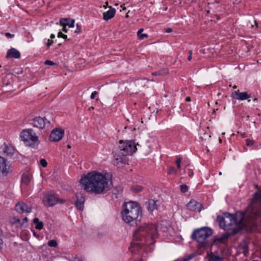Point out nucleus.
I'll use <instances>...</instances> for the list:
<instances>
[{"label": "nucleus", "instance_id": "obj_51", "mask_svg": "<svg viewBox=\"0 0 261 261\" xmlns=\"http://www.w3.org/2000/svg\"><path fill=\"white\" fill-rule=\"evenodd\" d=\"M64 39H65V40H69V39L67 38V35H64V36H63V37H62Z\"/></svg>", "mask_w": 261, "mask_h": 261}, {"label": "nucleus", "instance_id": "obj_6", "mask_svg": "<svg viewBox=\"0 0 261 261\" xmlns=\"http://www.w3.org/2000/svg\"><path fill=\"white\" fill-rule=\"evenodd\" d=\"M20 138L26 146L32 148H37L40 143L38 136L31 128L22 130L20 134Z\"/></svg>", "mask_w": 261, "mask_h": 261}, {"label": "nucleus", "instance_id": "obj_11", "mask_svg": "<svg viewBox=\"0 0 261 261\" xmlns=\"http://www.w3.org/2000/svg\"><path fill=\"white\" fill-rule=\"evenodd\" d=\"M64 134V130L62 128L54 129L49 136V140L53 142H58L62 139Z\"/></svg>", "mask_w": 261, "mask_h": 261}, {"label": "nucleus", "instance_id": "obj_32", "mask_svg": "<svg viewBox=\"0 0 261 261\" xmlns=\"http://www.w3.org/2000/svg\"><path fill=\"white\" fill-rule=\"evenodd\" d=\"M188 187L186 185H181L180 186V190L182 193H186L188 191Z\"/></svg>", "mask_w": 261, "mask_h": 261}, {"label": "nucleus", "instance_id": "obj_45", "mask_svg": "<svg viewBox=\"0 0 261 261\" xmlns=\"http://www.w3.org/2000/svg\"><path fill=\"white\" fill-rule=\"evenodd\" d=\"M73 261H84V260L79 257H75Z\"/></svg>", "mask_w": 261, "mask_h": 261}, {"label": "nucleus", "instance_id": "obj_19", "mask_svg": "<svg viewBox=\"0 0 261 261\" xmlns=\"http://www.w3.org/2000/svg\"><path fill=\"white\" fill-rule=\"evenodd\" d=\"M110 9L103 13V18L105 20H108L112 18L116 13V10L112 7H109Z\"/></svg>", "mask_w": 261, "mask_h": 261}, {"label": "nucleus", "instance_id": "obj_38", "mask_svg": "<svg viewBox=\"0 0 261 261\" xmlns=\"http://www.w3.org/2000/svg\"><path fill=\"white\" fill-rule=\"evenodd\" d=\"M176 172L175 169L173 167H170L168 169V173L170 174Z\"/></svg>", "mask_w": 261, "mask_h": 261}, {"label": "nucleus", "instance_id": "obj_28", "mask_svg": "<svg viewBox=\"0 0 261 261\" xmlns=\"http://www.w3.org/2000/svg\"><path fill=\"white\" fill-rule=\"evenodd\" d=\"M196 254L193 253L187 256H184L182 259H179V261H189V260L194 258Z\"/></svg>", "mask_w": 261, "mask_h": 261}, {"label": "nucleus", "instance_id": "obj_44", "mask_svg": "<svg viewBox=\"0 0 261 261\" xmlns=\"http://www.w3.org/2000/svg\"><path fill=\"white\" fill-rule=\"evenodd\" d=\"M97 94V92L95 91L94 92H93L91 94V96H90V98L91 99H94L95 97V95Z\"/></svg>", "mask_w": 261, "mask_h": 261}, {"label": "nucleus", "instance_id": "obj_54", "mask_svg": "<svg viewBox=\"0 0 261 261\" xmlns=\"http://www.w3.org/2000/svg\"><path fill=\"white\" fill-rule=\"evenodd\" d=\"M186 101H191V98L190 97H187L186 98Z\"/></svg>", "mask_w": 261, "mask_h": 261}, {"label": "nucleus", "instance_id": "obj_48", "mask_svg": "<svg viewBox=\"0 0 261 261\" xmlns=\"http://www.w3.org/2000/svg\"><path fill=\"white\" fill-rule=\"evenodd\" d=\"M22 223L21 222V224L20 225H22L23 224V223H24V222H27L28 221V218L27 217H25V218H24L22 220Z\"/></svg>", "mask_w": 261, "mask_h": 261}, {"label": "nucleus", "instance_id": "obj_37", "mask_svg": "<svg viewBox=\"0 0 261 261\" xmlns=\"http://www.w3.org/2000/svg\"><path fill=\"white\" fill-rule=\"evenodd\" d=\"M44 64L45 65H50V66L55 65L56 64L55 63L53 62V61H51L50 60H46L44 62Z\"/></svg>", "mask_w": 261, "mask_h": 261}, {"label": "nucleus", "instance_id": "obj_21", "mask_svg": "<svg viewBox=\"0 0 261 261\" xmlns=\"http://www.w3.org/2000/svg\"><path fill=\"white\" fill-rule=\"evenodd\" d=\"M217 220L219 223L220 227L224 229H228V225L227 222L228 221L226 220V217L223 216H218Z\"/></svg>", "mask_w": 261, "mask_h": 261}, {"label": "nucleus", "instance_id": "obj_35", "mask_svg": "<svg viewBox=\"0 0 261 261\" xmlns=\"http://www.w3.org/2000/svg\"><path fill=\"white\" fill-rule=\"evenodd\" d=\"M213 260L215 261H222L223 258L218 255H214L213 257Z\"/></svg>", "mask_w": 261, "mask_h": 261}, {"label": "nucleus", "instance_id": "obj_30", "mask_svg": "<svg viewBox=\"0 0 261 261\" xmlns=\"http://www.w3.org/2000/svg\"><path fill=\"white\" fill-rule=\"evenodd\" d=\"M48 245L49 247H56L58 244L57 242L54 240H51L48 242Z\"/></svg>", "mask_w": 261, "mask_h": 261}, {"label": "nucleus", "instance_id": "obj_26", "mask_svg": "<svg viewBox=\"0 0 261 261\" xmlns=\"http://www.w3.org/2000/svg\"><path fill=\"white\" fill-rule=\"evenodd\" d=\"M14 149L12 146H6L4 150V153L7 155H12L13 154Z\"/></svg>", "mask_w": 261, "mask_h": 261}, {"label": "nucleus", "instance_id": "obj_17", "mask_svg": "<svg viewBox=\"0 0 261 261\" xmlns=\"http://www.w3.org/2000/svg\"><path fill=\"white\" fill-rule=\"evenodd\" d=\"M20 57V54L18 50L14 48H11L7 51V58L19 59Z\"/></svg>", "mask_w": 261, "mask_h": 261}, {"label": "nucleus", "instance_id": "obj_20", "mask_svg": "<svg viewBox=\"0 0 261 261\" xmlns=\"http://www.w3.org/2000/svg\"><path fill=\"white\" fill-rule=\"evenodd\" d=\"M31 179L32 175L30 173L26 172L23 173L21 178L22 186H28L31 181Z\"/></svg>", "mask_w": 261, "mask_h": 261}, {"label": "nucleus", "instance_id": "obj_2", "mask_svg": "<svg viewBox=\"0 0 261 261\" xmlns=\"http://www.w3.org/2000/svg\"><path fill=\"white\" fill-rule=\"evenodd\" d=\"M226 215L228 216L227 218H230L231 220L229 224H234V225L238 226V230L237 231L233 230L234 232H237V231L249 224L250 222L251 223L258 217H261V208L257 210L252 208L249 215H247L244 212L239 211L236 213L235 216L231 214H226Z\"/></svg>", "mask_w": 261, "mask_h": 261}, {"label": "nucleus", "instance_id": "obj_56", "mask_svg": "<svg viewBox=\"0 0 261 261\" xmlns=\"http://www.w3.org/2000/svg\"><path fill=\"white\" fill-rule=\"evenodd\" d=\"M94 109V108L91 107H90L88 110L89 111H91L92 110H93Z\"/></svg>", "mask_w": 261, "mask_h": 261}, {"label": "nucleus", "instance_id": "obj_9", "mask_svg": "<svg viewBox=\"0 0 261 261\" xmlns=\"http://www.w3.org/2000/svg\"><path fill=\"white\" fill-rule=\"evenodd\" d=\"M12 171V167L7 160L0 156V176H7Z\"/></svg>", "mask_w": 261, "mask_h": 261}, {"label": "nucleus", "instance_id": "obj_29", "mask_svg": "<svg viewBox=\"0 0 261 261\" xmlns=\"http://www.w3.org/2000/svg\"><path fill=\"white\" fill-rule=\"evenodd\" d=\"M143 187L140 185H135L132 187V191L136 193L140 192L143 190Z\"/></svg>", "mask_w": 261, "mask_h": 261}, {"label": "nucleus", "instance_id": "obj_12", "mask_svg": "<svg viewBox=\"0 0 261 261\" xmlns=\"http://www.w3.org/2000/svg\"><path fill=\"white\" fill-rule=\"evenodd\" d=\"M32 207L30 204H27L23 202H19L15 205L16 211L19 213H30L31 212Z\"/></svg>", "mask_w": 261, "mask_h": 261}, {"label": "nucleus", "instance_id": "obj_61", "mask_svg": "<svg viewBox=\"0 0 261 261\" xmlns=\"http://www.w3.org/2000/svg\"><path fill=\"white\" fill-rule=\"evenodd\" d=\"M67 147H68V148H70L71 147L69 145H68Z\"/></svg>", "mask_w": 261, "mask_h": 261}, {"label": "nucleus", "instance_id": "obj_43", "mask_svg": "<svg viewBox=\"0 0 261 261\" xmlns=\"http://www.w3.org/2000/svg\"><path fill=\"white\" fill-rule=\"evenodd\" d=\"M5 36L8 37V38H13L14 36V34H11V33H5Z\"/></svg>", "mask_w": 261, "mask_h": 261}, {"label": "nucleus", "instance_id": "obj_57", "mask_svg": "<svg viewBox=\"0 0 261 261\" xmlns=\"http://www.w3.org/2000/svg\"><path fill=\"white\" fill-rule=\"evenodd\" d=\"M121 7L122 8L123 10H125L126 9L125 7H124L123 6L121 5Z\"/></svg>", "mask_w": 261, "mask_h": 261}, {"label": "nucleus", "instance_id": "obj_1", "mask_svg": "<svg viewBox=\"0 0 261 261\" xmlns=\"http://www.w3.org/2000/svg\"><path fill=\"white\" fill-rule=\"evenodd\" d=\"M112 174L111 173H101L93 171L82 177L80 182L87 192L95 194H103L113 187Z\"/></svg>", "mask_w": 261, "mask_h": 261}, {"label": "nucleus", "instance_id": "obj_39", "mask_svg": "<svg viewBox=\"0 0 261 261\" xmlns=\"http://www.w3.org/2000/svg\"><path fill=\"white\" fill-rule=\"evenodd\" d=\"M181 158H178L176 161V164L177 168L179 169L180 168V163H181Z\"/></svg>", "mask_w": 261, "mask_h": 261}, {"label": "nucleus", "instance_id": "obj_27", "mask_svg": "<svg viewBox=\"0 0 261 261\" xmlns=\"http://www.w3.org/2000/svg\"><path fill=\"white\" fill-rule=\"evenodd\" d=\"M143 31V29H140L138 30L137 32V35L138 37V38L140 40H142L144 39L145 38L148 37V35L147 34H142V32Z\"/></svg>", "mask_w": 261, "mask_h": 261}, {"label": "nucleus", "instance_id": "obj_14", "mask_svg": "<svg viewBox=\"0 0 261 261\" xmlns=\"http://www.w3.org/2000/svg\"><path fill=\"white\" fill-rule=\"evenodd\" d=\"M231 97L238 100H244L250 98L251 95L247 92H240L239 90H238L232 93Z\"/></svg>", "mask_w": 261, "mask_h": 261}, {"label": "nucleus", "instance_id": "obj_18", "mask_svg": "<svg viewBox=\"0 0 261 261\" xmlns=\"http://www.w3.org/2000/svg\"><path fill=\"white\" fill-rule=\"evenodd\" d=\"M74 20L70 18H61L60 20V24L61 26H68L69 28H73L74 26Z\"/></svg>", "mask_w": 261, "mask_h": 261}, {"label": "nucleus", "instance_id": "obj_7", "mask_svg": "<svg viewBox=\"0 0 261 261\" xmlns=\"http://www.w3.org/2000/svg\"><path fill=\"white\" fill-rule=\"evenodd\" d=\"M119 148L120 153L124 156L132 155L137 149L136 144L133 140L125 141L120 140Z\"/></svg>", "mask_w": 261, "mask_h": 261}, {"label": "nucleus", "instance_id": "obj_13", "mask_svg": "<svg viewBox=\"0 0 261 261\" xmlns=\"http://www.w3.org/2000/svg\"><path fill=\"white\" fill-rule=\"evenodd\" d=\"M188 208L195 212H200L202 208V204L195 200H191L187 205Z\"/></svg>", "mask_w": 261, "mask_h": 261}, {"label": "nucleus", "instance_id": "obj_4", "mask_svg": "<svg viewBox=\"0 0 261 261\" xmlns=\"http://www.w3.org/2000/svg\"><path fill=\"white\" fill-rule=\"evenodd\" d=\"M158 236L156 227L153 224H144L141 225L134 233V239L144 242L146 244H152Z\"/></svg>", "mask_w": 261, "mask_h": 261}, {"label": "nucleus", "instance_id": "obj_10", "mask_svg": "<svg viewBox=\"0 0 261 261\" xmlns=\"http://www.w3.org/2000/svg\"><path fill=\"white\" fill-rule=\"evenodd\" d=\"M50 121L47 120L45 117H36L32 120V125L34 127L39 129H43L48 127Z\"/></svg>", "mask_w": 261, "mask_h": 261}, {"label": "nucleus", "instance_id": "obj_40", "mask_svg": "<svg viewBox=\"0 0 261 261\" xmlns=\"http://www.w3.org/2000/svg\"><path fill=\"white\" fill-rule=\"evenodd\" d=\"M246 145L248 146H251L253 144V141L250 139H246Z\"/></svg>", "mask_w": 261, "mask_h": 261}, {"label": "nucleus", "instance_id": "obj_22", "mask_svg": "<svg viewBox=\"0 0 261 261\" xmlns=\"http://www.w3.org/2000/svg\"><path fill=\"white\" fill-rule=\"evenodd\" d=\"M229 237V234L228 233H226L220 237H216L214 240V243L215 244H225Z\"/></svg>", "mask_w": 261, "mask_h": 261}, {"label": "nucleus", "instance_id": "obj_47", "mask_svg": "<svg viewBox=\"0 0 261 261\" xmlns=\"http://www.w3.org/2000/svg\"><path fill=\"white\" fill-rule=\"evenodd\" d=\"M62 31L65 32V33H67L68 32V30L66 28V26H64V27H63V28H62Z\"/></svg>", "mask_w": 261, "mask_h": 261}, {"label": "nucleus", "instance_id": "obj_3", "mask_svg": "<svg viewBox=\"0 0 261 261\" xmlns=\"http://www.w3.org/2000/svg\"><path fill=\"white\" fill-rule=\"evenodd\" d=\"M121 215L124 222L133 226L140 221L142 215L141 207L136 202H125L123 205Z\"/></svg>", "mask_w": 261, "mask_h": 261}, {"label": "nucleus", "instance_id": "obj_62", "mask_svg": "<svg viewBox=\"0 0 261 261\" xmlns=\"http://www.w3.org/2000/svg\"><path fill=\"white\" fill-rule=\"evenodd\" d=\"M106 4L107 5H108V2H106Z\"/></svg>", "mask_w": 261, "mask_h": 261}, {"label": "nucleus", "instance_id": "obj_36", "mask_svg": "<svg viewBox=\"0 0 261 261\" xmlns=\"http://www.w3.org/2000/svg\"><path fill=\"white\" fill-rule=\"evenodd\" d=\"M82 32V28L80 25L79 24H76V30H75V33H80Z\"/></svg>", "mask_w": 261, "mask_h": 261}, {"label": "nucleus", "instance_id": "obj_16", "mask_svg": "<svg viewBox=\"0 0 261 261\" xmlns=\"http://www.w3.org/2000/svg\"><path fill=\"white\" fill-rule=\"evenodd\" d=\"M159 205V201L158 200L149 199L146 202L147 208L150 212L157 210Z\"/></svg>", "mask_w": 261, "mask_h": 261}, {"label": "nucleus", "instance_id": "obj_24", "mask_svg": "<svg viewBox=\"0 0 261 261\" xmlns=\"http://www.w3.org/2000/svg\"><path fill=\"white\" fill-rule=\"evenodd\" d=\"M33 222L35 224V228L37 229L41 230L43 227V222L40 221L38 218H35L33 220Z\"/></svg>", "mask_w": 261, "mask_h": 261}, {"label": "nucleus", "instance_id": "obj_52", "mask_svg": "<svg viewBox=\"0 0 261 261\" xmlns=\"http://www.w3.org/2000/svg\"><path fill=\"white\" fill-rule=\"evenodd\" d=\"M194 175V173H193V171H191L189 174V176L190 177H192Z\"/></svg>", "mask_w": 261, "mask_h": 261}, {"label": "nucleus", "instance_id": "obj_58", "mask_svg": "<svg viewBox=\"0 0 261 261\" xmlns=\"http://www.w3.org/2000/svg\"><path fill=\"white\" fill-rule=\"evenodd\" d=\"M189 55H191L192 56V50H189Z\"/></svg>", "mask_w": 261, "mask_h": 261}, {"label": "nucleus", "instance_id": "obj_31", "mask_svg": "<svg viewBox=\"0 0 261 261\" xmlns=\"http://www.w3.org/2000/svg\"><path fill=\"white\" fill-rule=\"evenodd\" d=\"M3 231L1 229H0V251L2 250V249H3V247H4V242L2 240V239L1 238V237L3 236Z\"/></svg>", "mask_w": 261, "mask_h": 261}, {"label": "nucleus", "instance_id": "obj_49", "mask_svg": "<svg viewBox=\"0 0 261 261\" xmlns=\"http://www.w3.org/2000/svg\"><path fill=\"white\" fill-rule=\"evenodd\" d=\"M166 33H169L172 32V29L171 28H168L165 31Z\"/></svg>", "mask_w": 261, "mask_h": 261}, {"label": "nucleus", "instance_id": "obj_15", "mask_svg": "<svg viewBox=\"0 0 261 261\" xmlns=\"http://www.w3.org/2000/svg\"><path fill=\"white\" fill-rule=\"evenodd\" d=\"M76 197L75 207L77 209L82 211L84 208V203L85 201V196L81 193H77Z\"/></svg>", "mask_w": 261, "mask_h": 261}, {"label": "nucleus", "instance_id": "obj_41", "mask_svg": "<svg viewBox=\"0 0 261 261\" xmlns=\"http://www.w3.org/2000/svg\"><path fill=\"white\" fill-rule=\"evenodd\" d=\"M13 223H18L20 224H21V220L19 218L14 217L13 218Z\"/></svg>", "mask_w": 261, "mask_h": 261}, {"label": "nucleus", "instance_id": "obj_46", "mask_svg": "<svg viewBox=\"0 0 261 261\" xmlns=\"http://www.w3.org/2000/svg\"><path fill=\"white\" fill-rule=\"evenodd\" d=\"M64 34H63L61 32H59L58 34V38H62L63 36H64Z\"/></svg>", "mask_w": 261, "mask_h": 261}, {"label": "nucleus", "instance_id": "obj_50", "mask_svg": "<svg viewBox=\"0 0 261 261\" xmlns=\"http://www.w3.org/2000/svg\"><path fill=\"white\" fill-rule=\"evenodd\" d=\"M115 160V161H117V163L121 162L122 161V160L121 158H116Z\"/></svg>", "mask_w": 261, "mask_h": 261}, {"label": "nucleus", "instance_id": "obj_55", "mask_svg": "<svg viewBox=\"0 0 261 261\" xmlns=\"http://www.w3.org/2000/svg\"><path fill=\"white\" fill-rule=\"evenodd\" d=\"M187 59H188V61H190L192 59V56L191 55H189Z\"/></svg>", "mask_w": 261, "mask_h": 261}, {"label": "nucleus", "instance_id": "obj_5", "mask_svg": "<svg viewBox=\"0 0 261 261\" xmlns=\"http://www.w3.org/2000/svg\"><path fill=\"white\" fill-rule=\"evenodd\" d=\"M213 231L208 227H202L195 230L191 236L193 240L196 241L199 248L208 246V239L212 235Z\"/></svg>", "mask_w": 261, "mask_h": 261}, {"label": "nucleus", "instance_id": "obj_25", "mask_svg": "<svg viewBox=\"0 0 261 261\" xmlns=\"http://www.w3.org/2000/svg\"><path fill=\"white\" fill-rule=\"evenodd\" d=\"M168 73V69L167 68H164L160 71L153 72L151 73L152 75H164Z\"/></svg>", "mask_w": 261, "mask_h": 261}, {"label": "nucleus", "instance_id": "obj_23", "mask_svg": "<svg viewBox=\"0 0 261 261\" xmlns=\"http://www.w3.org/2000/svg\"><path fill=\"white\" fill-rule=\"evenodd\" d=\"M261 202V189L258 190L254 194L253 203Z\"/></svg>", "mask_w": 261, "mask_h": 261}, {"label": "nucleus", "instance_id": "obj_34", "mask_svg": "<svg viewBox=\"0 0 261 261\" xmlns=\"http://www.w3.org/2000/svg\"><path fill=\"white\" fill-rule=\"evenodd\" d=\"M226 214H230L228 213H225L224 214V216L226 217V220H227L228 221V222H227L228 227L229 226H231V225H234V224H229V222H230V221H231V220L230 218H227L228 216H227V215H226Z\"/></svg>", "mask_w": 261, "mask_h": 261}, {"label": "nucleus", "instance_id": "obj_42", "mask_svg": "<svg viewBox=\"0 0 261 261\" xmlns=\"http://www.w3.org/2000/svg\"><path fill=\"white\" fill-rule=\"evenodd\" d=\"M53 43H54V41L51 39H48L47 42L46 43V45L48 47H49L50 46H51L53 44Z\"/></svg>", "mask_w": 261, "mask_h": 261}, {"label": "nucleus", "instance_id": "obj_63", "mask_svg": "<svg viewBox=\"0 0 261 261\" xmlns=\"http://www.w3.org/2000/svg\"><path fill=\"white\" fill-rule=\"evenodd\" d=\"M254 100L256 101V100H257V99L256 98H254Z\"/></svg>", "mask_w": 261, "mask_h": 261}, {"label": "nucleus", "instance_id": "obj_59", "mask_svg": "<svg viewBox=\"0 0 261 261\" xmlns=\"http://www.w3.org/2000/svg\"><path fill=\"white\" fill-rule=\"evenodd\" d=\"M233 89H236L237 88V86L234 85L233 86Z\"/></svg>", "mask_w": 261, "mask_h": 261}, {"label": "nucleus", "instance_id": "obj_8", "mask_svg": "<svg viewBox=\"0 0 261 261\" xmlns=\"http://www.w3.org/2000/svg\"><path fill=\"white\" fill-rule=\"evenodd\" d=\"M42 201L45 206L50 207L58 203H64L66 202V200L60 199L55 194L48 193L44 196Z\"/></svg>", "mask_w": 261, "mask_h": 261}, {"label": "nucleus", "instance_id": "obj_33", "mask_svg": "<svg viewBox=\"0 0 261 261\" xmlns=\"http://www.w3.org/2000/svg\"><path fill=\"white\" fill-rule=\"evenodd\" d=\"M40 164L43 167H46L47 165L46 161L44 159H41L40 160Z\"/></svg>", "mask_w": 261, "mask_h": 261}, {"label": "nucleus", "instance_id": "obj_60", "mask_svg": "<svg viewBox=\"0 0 261 261\" xmlns=\"http://www.w3.org/2000/svg\"><path fill=\"white\" fill-rule=\"evenodd\" d=\"M255 25H257V22L255 20L254 21Z\"/></svg>", "mask_w": 261, "mask_h": 261}, {"label": "nucleus", "instance_id": "obj_53", "mask_svg": "<svg viewBox=\"0 0 261 261\" xmlns=\"http://www.w3.org/2000/svg\"><path fill=\"white\" fill-rule=\"evenodd\" d=\"M50 38L51 39H54L55 38V35L54 34H52L50 35Z\"/></svg>", "mask_w": 261, "mask_h": 261}]
</instances>
